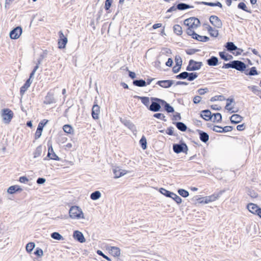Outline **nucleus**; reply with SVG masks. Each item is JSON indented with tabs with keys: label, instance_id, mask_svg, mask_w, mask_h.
Instances as JSON below:
<instances>
[{
	"label": "nucleus",
	"instance_id": "1",
	"mask_svg": "<svg viewBox=\"0 0 261 261\" xmlns=\"http://www.w3.org/2000/svg\"><path fill=\"white\" fill-rule=\"evenodd\" d=\"M150 100L151 103L148 107V110L154 112L160 111L161 109V106H162L163 99L151 97Z\"/></svg>",
	"mask_w": 261,
	"mask_h": 261
},
{
	"label": "nucleus",
	"instance_id": "2",
	"mask_svg": "<svg viewBox=\"0 0 261 261\" xmlns=\"http://www.w3.org/2000/svg\"><path fill=\"white\" fill-rule=\"evenodd\" d=\"M224 190H222L218 193H214L211 196L200 198L198 199L199 202L200 203L206 204L211 202L214 201L219 197H220V196L224 193Z\"/></svg>",
	"mask_w": 261,
	"mask_h": 261
},
{
	"label": "nucleus",
	"instance_id": "3",
	"mask_svg": "<svg viewBox=\"0 0 261 261\" xmlns=\"http://www.w3.org/2000/svg\"><path fill=\"white\" fill-rule=\"evenodd\" d=\"M70 218L72 219H77L84 218L83 213L81 208L77 206H72L69 211Z\"/></svg>",
	"mask_w": 261,
	"mask_h": 261
},
{
	"label": "nucleus",
	"instance_id": "4",
	"mask_svg": "<svg viewBox=\"0 0 261 261\" xmlns=\"http://www.w3.org/2000/svg\"><path fill=\"white\" fill-rule=\"evenodd\" d=\"M184 24L190 27V28L197 29L200 26V22L198 18L192 17L186 19L184 21Z\"/></svg>",
	"mask_w": 261,
	"mask_h": 261
},
{
	"label": "nucleus",
	"instance_id": "5",
	"mask_svg": "<svg viewBox=\"0 0 261 261\" xmlns=\"http://www.w3.org/2000/svg\"><path fill=\"white\" fill-rule=\"evenodd\" d=\"M14 115L13 111L9 109H4L2 110V117L4 122L6 124H9Z\"/></svg>",
	"mask_w": 261,
	"mask_h": 261
},
{
	"label": "nucleus",
	"instance_id": "6",
	"mask_svg": "<svg viewBox=\"0 0 261 261\" xmlns=\"http://www.w3.org/2000/svg\"><path fill=\"white\" fill-rule=\"evenodd\" d=\"M202 65L201 62H197L193 60H190L186 68V70L189 71L198 70L201 68Z\"/></svg>",
	"mask_w": 261,
	"mask_h": 261
},
{
	"label": "nucleus",
	"instance_id": "7",
	"mask_svg": "<svg viewBox=\"0 0 261 261\" xmlns=\"http://www.w3.org/2000/svg\"><path fill=\"white\" fill-rule=\"evenodd\" d=\"M188 149L187 145L184 142L179 144H174L173 145V150L176 153H179L181 152H186Z\"/></svg>",
	"mask_w": 261,
	"mask_h": 261
},
{
	"label": "nucleus",
	"instance_id": "8",
	"mask_svg": "<svg viewBox=\"0 0 261 261\" xmlns=\"http://www.w3.org/2000/svg\"><path fill=\"white\" fill-rule=\"evenodd\" d=\"M209 20L211 23L215 28L221 29L222 27V21L217 16L211 15L209 18Z\"/></svg>",
	"mask_w": 261,
	"mask_h": 261
},
{
	"label": "nucleus",
	"instance_id": "9",
	"mask_svg": "<svg viewBox=\"0 0 261 261\" xmlns=\"http://www.w3.org/2000/svg\"><path fill=\"white\" fill-rule=\"evenodd\" d=\"M246 67V64L243 62L239 60L233 61V69H235L241 72H245Z\"/></svg>",
	"mask_w": 261,
	"mask_h": 261
},
{
	"label": "nucleus",
	"instance_id": "10",
	"mask_svg": "<svg viewBox=\"0 0 261 261\" xmlns=\"http://www.w3.org/2000/svg\"><path fill=\"white\" fill-rule=\"evenodd\" d=\"M22 28L21 27H17L13 29L10 33V37L12 39H18L22 34Z\"/></svg>",
	"mask_w": 261,
	"mask_h": 261
},
{
	"label": "nucleus",
	"instance_id": "11",
	"mask_svg": "<svg viewBox=\"0 0 261 261\" xmlns=\"http://www.w3.org/2000/svg\"><path fill=\"white\" fill-rule=\"evenodd\" d=\"M60 39L58 40V46L60 49L64 48L67 43V38L65 37L62 32L60 31L59 32Z\"/></svg>",
	"mask_w": 261,
	"mask_h": 261
},
{
	"label": "nucleus",
	"instance_id": "12",
	"mask_svg": "<svg viewBox=\"0 0 261 261\" xmlns=\"http://www.w3.org/2000/svg\"><path fill=\"white\" fill-rule=\"evenodd\" d=\"M56 100L54 98V94L51 91H49L46 96L44 98L43 103L46 105H50L51 103H55Z\"/></svg>",
	"mask_w": 261,
	"mask_h": 261
},
{
	"label": "nucleus",
	"instance_id": "13",
	"mask_svg": "<svg viewBox=\"0 0 261 261\" xmlns=\"http://www.w3.org/2000/svg\"><path fill=\"white\" fill-rule=\"evenodd\" d=\"M213 130L217 133H226L230 132L233 129V126H226L222 127L219 126H214L212 128Z\"/></svg>",
	"mask_w": 261,
	"mask_h": 261
},
{
	"label": "nucleus",
	"instance_id": "14",
	"mask_svg": "<svg viewBox=\"0 0 261 261\" xmlns=\"http://www.w3.org/2000/svg\"><path fill=\"white\" fill-rule=\"evenodd\" d=\"M47 158L55 161H60V158L55 153L51 145L48 147L47 155L44 158V160H47Z\"/></svg>",
	"mask_w": 261,
	"mask_h": 261
},
{
	"label": "nucleus",
	"instance_id": "15",
	"mask_svg": "<svg viewBox=\"0 0 261 261\" xmlns=\"http://www.w3.org/2000/svg\"><path fill=\"white\" fill-rule=\"evenodd\" d=\"M100 113V107L94 101V104L92 109V116L94 119H98L99 118V114Z\"/></svg>",
	"mask_w": 261,
	"mask_h": 261
},
{
	"label": "nucleus",
	"instance_id": "16",
	"mask_svg": "<svg viewBox=\"0 0 261 261\" xmlns=\"http://www.w3.org/2000/svg\"><path fill=\"white\" fill-rule=\"evenodd\" d=\"M174 81L170 80L159 81L156 84L164 88L170 87L173 84Z\"/></svg>",
	"mask_w": 261,
	"mask_h": 261
},
{
	"label": "nucleus",
	"instance_id": "17",
	"mask_svg": "<svg viewBox=\"0 0 261 261\" xmlns=\"http://www.w3.org/2000/svg\"><path fill=\"white\" fill-rule=\"evenodd\" d=\"M247 208L250 212L255 215L257 214L258 211L261 210V208L259 207L257 204L253 203L248 204Z\"/></svg>",
	"mask_w": 261,
	"mask_h": 261
},
{
	"label": "nucleus",
	"instance_id": "18",
	"mask_svg": "<svg viewBox=\"0 0 261 261\" xmlns=\"http://www.w3.org/2000/svg\"><path fill=\"white\" fill-rule=\"evenodd\" d=\"M73 237L75 240L80 243H84L86 241L83 234L79 230H75L73 232Z\"/></svg>",
	"mask_w": 261,
	"mask_h": 261
},
{
	"label": "nucleus",
	"instance_id": "19",
	"mask_svg": "<svg viewBox=\"0 0 261 261\" xmlns=\"http://www.w3.org/2000/svg\"><path fill=\"white\" fill-rule=\"evenodd\" d=\"M31 79L32 78H30V76L29 79L27 80L24 84L20 88V94L21 96L24 94L27 89L30 87V85L32 82Z\"/></svg>",
	"mask_w": 261,
	"mask_h": 261
},
{
	"label": "nucleus",
	"instance_id": "20",
	"mask_svg": "<svg viewBox=\"0 0 261 261\" xmlns=\"http://www.w3.org/2000/svg\"><path fill=\"white\" fill-rule=\"evenodd\" d=\"M200 116L206 121L210 120L212 118L211 112L208 110L202 111L201 112Z\"/></svg>",
	"mask_w": 261,
	"mask_h": 261
},
{
	"label": "nucleus",
	"instance_id": "21",
	"mask_svg": "<svg viewBox=\"0 0 261 261\" xmlns=\"http://www.w3.org/2000/svg\"><path fill=\"white\" fill-rule=\"evenodd\" d=\"M227 50L229 52H232L233 51L239 50H242L241 49L238 48V47L232 42H228L225 45Z\"/></svg>",
	"mask_w": 261,
	"mask_h": 261
},
{
	"label": "nucleus",
	"instance_id": "22",
	"mask_svg": "<svg viewBox=\"0 0 261 261\" xmlns=\"http://www.w3.org/2000/svg\"><path fill=\"white\" fill-rule=\"evenodd\" d=\"M243 119V117L239 114H233L230 117V122L233 124H238L241 122Z\"/></svg>",
	"mask_w": 261,
	"mask_h": 261
},
{
	"label": "nucleus",
	"instance_id": "23",
	"mask_svg": "<svg viewBox=\"0 0 261 261\" xmlns=\"http://www.w3.org/2000/svg\"><path fill=\"white\" fill-rule=\"evenodd\" d=\"M197 131L199 134L200 140L204 143H206L208 141L209 135L201 130L198 129Z\"/></svg>",
	"mask_w": 261,
	"mask_h": 261
},
{
	"label": "nucleus",
	"instance_id": "24",
	"mask_svg": "<svg viewBox=\"0 0 261 261\" xmlns=\"http://www.w3.org/2000/svg\"><path fill=\"white\" fill-rule=\"evenodd\" d=\"M113 173L115 175L114 177L117 178L125 175L126 173V172L124 170H122L119 168L117 167L113 169Z\"/></svg>",
	"mask_w": 261,
	"mask_h": 261
},
{
	"label": "nucleus",
	"instance_id": "25",
	"mask_svg": "<svg viewBox=\"0 0 261 261\" xmlns=\"http://www.w3.org/2000/svg\"><path fill=\"white\" fill-rule=\"evenodd\" d=\"M204 25H206V24H204ZM206 29L212 37H217L218 36L219 31L217 30L212 28L208 24H207Z\"/></svg>",
	"mask_w": 261,
	"mask_h": 261
},
{
	"label": "nucleus",
	"instance_id": "26",
	"mask_svg": "<svg viewBox=\"0 0 261 261\" xmlns=\"http://www.w3.org/2000/svg\"><path fill=\"white\" fill-rule=\"evenodd\" d=\"M206 63L210 66H215L218 64V58L215 56H212L206 60Z\"/></svg>",
	"mask_w": 261,
	"mask_h": 261
},
{
	"label": "nucleus",
	"instance_id": "27",
	"mask_svg": "<svg viewBox=\"0 0 261 261\" xmlns=\"http://www.w3.org/2000/svg\"><path fill=\"white\" fill-rule=\"evenodd\" d=\"M121 122L132 131L136 130L135 125L129 120L126 119H121Z\"/></svg>",
	"mask_w": 261,
	"mask_h": 261
},
{
	"label": "nucleus",
	"instance_id": "28",
	"mask_svg": "<svg viewBox=\"0 0 261 261\" xmlns=\"http://www.w3.org/2000/svg\"><path fill=\"white\" fill-rule=\"evenodd\" d=\"M109 251L114 256L118 257L120 255V250L118 247L111 246Z\"/></svg>",
	"mask_w": 261,
	"mask_h": 261
},
{
	"label": "nucleus",
	"instance_id": "29",
	"mask_svg": "<svg viewBox=\"0 0 261 261\" xmlns=\"http://www.w3.org/2000/svg\"><path fill=\"white\" fill-rule=\"evenodd\" d=\"M162 106L164 107L165 110L168 113H173L174 112V108L164 100L162 101Z\"/></svg>",
	"mask_w": 261,
	"mask_h": 261
},
{
	"label": "nucleus",
	"instance_id": "30",
	"mask_svg": "<svg viewBox=\"0 0 261 261\" xmlns=\"http://www.w3.org/2000/svg\"><path fill=\"white\" fill-rule=\"evenodd\" d=\"M233 102H234V99L233 98L227 99V103H226V105L225 107V108L226 110H227L228 111H229L231 113H236L238 111V110H236V111L233 110L232 108L229 107L230 105H231V103Z\"/></svg>",
	"mask_w": 261,
	"mask_h": 261
},
{
	"label": "nucleus",
	"instance_id": "31",
	"mask_svg": "<svg viewBox=\"0 0 261 261\" xmlns=\"http://www.w3.org/2000/svg\"><path fill=\"white\" fill-rule=\"evenodd\" d=\"M198 4H202V5H204L208 6H211V7L217 6V7H220L221 8H222V5L219 2H217L216 3L201 2L198 3Z\"/></svg>",
	"mask_w": 261,
	"mask_h": 261
},
{
	"label": "nucleus",
	"instance_id": "32",
	"mask_svg": "<svg viewBox=\"0 0 261 261\" xmlns=\"http://www.w3.org/2000/svg\"><path fill=\"white\" fill-rule=\"evenodd\" d=\"M134 97L141 99V102L148 109V107L150 106L149 98L148 97L135 96Z\"/></svg>",
	"mask_w": 261,
	"mask_h": 261
},
{
	"label": "nucleus",
	"instance_id": "33",
	"mask_svg": "<svg viewBox=\"0 0 261 261\" xmlns=\"http://www.w3.org/2000/svg\"><path fill=\"white\" fill-rule=\"evenodd\" d=\"M173 124L181 132H185L187 129L186 125L182 122H173Z\"/></svg>",
	"mask_w": 261,
	"mask_h": 261
},
{
	"label": "nucleus",
	"instance_id": "34",
	"mask_svg": "<svg viewBox=\"0 0 261 261\" xmlns=\"http://www.w3.org/2000/svg\"><path fill=\"white\" fill-rule=\"evenodd\" d=\"M192 8H193V6L182 3H179L176 5V8H178V10L180 11Z\"/></svg>",
	"mask_w": 261,
	"mask_h": 261
},
{
	"label": "nucleus",
	"instance_id": "35",
	"mask_svg": "<svg viewBox=\"0 0 261 261\" xmlns=\"http://www.w3.org/2000/svg\"><path fill=\"white\" fill-rule=\"evenodd\" d=\"M133 83L134 85L139 87H143L146 86V82L142 79L134 80Z\"/></svg>",
	"mask_w": 261,
	"mask_h": 261
},
{
	"label": "nucleus",
	"instance_id": "36",
	"mask_svg": "<svg viewBox=\"0 0 261 261\" xmlns=\"http://www.w3.org/2000/svg\"><path fill=\"white\" fill-rule=\"evenodd\" d=\"M22 189L17 185H14L10 187L7 190V192L9 194H13L17 191H21Z\"/></svg>",
	"mask_w": 261,
	"mask_h": 261
},
{
	"label": "nucleus",
	"instance_id": "37",
	"mask_svg": "<svg viewBox=\"0 0 261 261\" xmlns=\"http://www.w3.org/2000/svg\"><path fill=\"white\" fill-rule=\"evenodd\" d=\"M219 55L222 59L226 61H228L233 58L231 55H228L224 51L219 52Z\"/></svg>",
	"mask_w": 261,
	"mask_h": 261
},
{
	"label": "nucleus",
	"instance_id": "38",
	"mask_svg": "<svg viewBox=\"0 0 261 261\" xmlns=\"http://www.w3.org/2000/svg\"><path fill=\"white\" fill-rule=\"evenodd\" d=\"M238 8L249 13H252L251 10L250 9H248L246 5L244 2L240 3L238 5Z\"/></svg>",
	"mask_w": 261,
	"mask_h": 261
},
{
	"label": "nucleus",
	"instance_id": "39",
	"mask_svg": "<svg viewBox=\"0 0 261 261\" xmlns=\"http://www.w3.org/2000/svg\"><path fill=\"white\" fill-rule=\"evenodd\" d=\"M244 73L246 75H255L258 74L257 71L255 67H251L249 72H248V70L245 69Z\"/></svg>",
	"mask_w": 261,
	"mask_h": 261
},
{
	"label": "nucleus",
	"instance_id": "40",
	"mask_svg": "<svg viewBox=\"0 0 261 261\" xmlns=\"http://www.w3.org/2000/svg\"><path fill=\"white\" fill-rule=\"evenodd\" d=\"M174 32L177 35H181L182 33V28L180 25L175 24L173 27Z\"/></svg>",
	"mask_w": 261,
	"mask_h": 261
},
{
	"label": "nucleus",
	"instance_id": "41",
	"mask_svg": "<svg viewBox=\"0 0 261 261\" xmlns=\"http://www.w3.org/2000/svg\"><path fill=\"white\" fill-rule=\"evenodd\" d=\"M101 196V193L99 191H95L92 193L90 195V198L93 200H96L99 199Z\"/></svg>",
	"mask_w": 261,
	"mask_h": 261
},
{
	"label": "nucleus",
	"instance_id": "42",
	"mask_svg": "<svg viewBox=\"0 0 261 261\" xmlns=\"http://www.w3.org/2000/svg\"><path fill=\"white\" fill-rule=\"evenodd\" d=\"M160 192L163 195L166 196L167 197H170V198H171V197H172V195L173 193V192L168 191L166 189H164L163 188H160Z\"/></svg>",
	"mask_w": 261,
	"mask_h": 261
},
{
	"label": "nucleus",
	"instance_id": "43",
	"mask_svg": "<svg viewBox=\"0 0 261 261\" xmlns=\"http://www.w3.org/2000/svg\"><path fill=\"white\" fill-rule=\"evenodd\" d=\"M63 129L64 131L67 134H73V129L72 127L69 124H65L63 126Z\"/></svg>",
	"mask_w": 261,
	"mask_h": 261
},
{
	"label": "nucleus",
	"instance_id": "44",
	"mask_svg": "<svg viewBox=\"0 0 261 261\" xmlns=\"http://www.w3.org/2000/svg\"><path fill=\"white\" fill-rule=\"evenodd\" d=\"M139 143L143 149L147 148V140L144 136H143L139 141Z\"/></svg>",
	"mask_w": 261,
	"mask_h": 261
},
{
	"label": "nucleus",
	"instance_id": "45",
	"mask_svg": "<svg viewBox=\"0 0 261 261\" xmlns=\"http://www.w3.org/2000/svg\"><path fill=\"white\" fill-rule=\"evenodd\" d=\"M42 153V146L41 145L38 146L35 149L33 153L34 158H36L41 155Z\"/></svg>",
	"mask_w": 261,
	"mask_h": 261
},
{
	"label": "nucleus",
	"instance_id": "46",
	"mask_svg": "<svg viewBox=\"0 0 261 261\" xmlns=\"http://www.w3.org/2000/svg\"><path fill=\"white\" fill-rule=\"evenodd\" d=\"M248 88L250 89L254 93L256 94L258 96H260L261 95V91L258 89V87L256 86H252L248 87Z\"/></svg>",
	"mask_w": 261,
	"mask_h": 261
},
{
	"label": "nucleus",
	"instance_id": "47",
	"mask_svg": "<svg viewBox=\"0 0 261 261\" xmlns=\"http://www.w3.org/2000/svg\"><path fill=\"white\" fill-rule=\"evenodd\" d=\"M189 72H188L187 71H184L182 72H181L179 74L176 75V78L177 79H180V80H184V79H187L188 76L189 75Z\"/></svg>",
	"mask_w": 261,
	"mask_h": 261
},
{
	"label": "nucleus",
	"instance_id": "48",
	"mask_svg": "<svg viewBox=\"0 0 261 261\" xmlns=\"http://www.w3.org/2000/svg\"><path fill=\"white\" fill-rule=\"evenodd\" d=\"M51 237L56 240H63V237L59 233L57 232H53L51 234Z\"/></svg>",
	"mask_w": 261,
	"mask_h": 261
},
{
	"label": "nucleus",
	"instance_id": "49",
	"mask_svg": "<svg viewBox=\"0 0 261 261\" xmlns=\"http://www.w3.org/2000/svg\"><path fill=\"white\" fill-rule=\"evenodd\" d=\"M198 76V74L196 72H189V75L188 76L187 80L189 81H193L196 79Z\"/></svg>",
	"mask_w": 261,
	"mask_h": 261
},
{
	"label": "nucleus",
	"instance_id": "50",
	"mask_svg": "<svg viewBox=\"0 0 261 261\" xmlns=\"http://www.w3.org/2000/svg\"><path fill=\"white\" fill-rule=\"evenodd\" d=\"M171 198L173 199L177 204H180L182 202L181 198L175 193H173Z\"/></svg>",
	"mask_w": 261,
	"mask_h": 261
},
{
	"label": "nucleus",
	"instance_id": "51",
	"mask_svg": "<svg viewBox=\"0 0 261 261\" xmlns=\"http://www.w3.org/2000/svg\"><path fill=\"white\" fill-rule=\"evenodd\" d=\"M35 247V244L33 242H30L26 245V250L28 252H31Z\"/></svg>",
	"mask_w": 261,
	"mask_h": 261
},
{
	"label": "nucleus",
	"instance_id": "52",
	"mask_svg": "<svg viewBox=\"0 0 261 261\" xmlns=\"http://www.w3.org/2000/svg\"><path fill=\"white\" fill-rule=\"evenodd\" d=\"M178 193L180 196L185 198L187 197L189 195L188 191L182 189H179Z\"/></svg>",
	"mask_w": 261,
	"mask_h": 261
},
{
	"label": "nucleus",
	"instance_id": "53",
	"mask_svg": "<svg viewBox=\"0 0 261 261\" xmlns=\"http://www.w3.org/2000/svg\"><path fill=\"white\" fill-rule=\"evenodd\" d=\"M222 121V115L219 113H217L214 114L213 121L217 122H220Z\"/></svg>",
	"mask_w": 261,
	"mask_h": 261
},
{
	"label": "nucleus",
	"instance_id": "54",
	"mask_svg": "<svg viewBox=\"0 0 261 261\" xmlns=\"http://www.w3.org/2000/svg\"><path fill=\"white\" fill-rule=\"evenodd\" d=\"M175 62L176 63L175 65L177 66L181 67L182 65V59L179 56H176L175 58Z\"/></svg>",
	"mask_w": 261,
	"mask_h": 261
},
{
	"label": "nucleus",
	"instance_id": "55",
	"mask_svg": "<svg viewBox=\"0 0 261 261\" xmlns=\"http://www.w3.org/2000/svg\"><path fill=\"white\" fill-rule=\"evenodd\" d=\"M209 90L207 88H200L199 89L197 92L200 95H203L205 94V93L208 92Z\"/></svg>",
	"mask_w": 261,
	"mask_h": 261
},
{
	"label": "nucleus",
	"instance_id": "56",
	"mask_svg": "<svg viewBox=\"0 0 261 261\" xmlns=\"http://www.w3.org/2000/svg\"><path fill=\"white\" fill-rule=\"evenodd\" d=\"M197 40L201 42H207L210 40V38L206 36H201L199 35L198 36Z\"/></svg>",
	"mask_w": 261,
	"mask_h": 261
},
{
	"label": "nucleus",
	"instance_id": "57",
	"mask_svg": "<svg viewBox=\"0 0 261 261\" xmlns=\"http://www.w3.org/2000/svg\"><path fill=\"white\" fill-rule=\"evenodd\" d=\"M112 2L113 0H106L105 3V9L106 10L108 11L110 9L112 5Z\"/></svg>",
	"mask_w": 261,
	"mask_h": 261
},
{
	"label": "nucleus",
	"instance_id": "58",
	"mask_svg": "<svg viewBox=\"0 0 261 261\" xmlns=\"http://www.w3.org/2000/svg\"><path fill=\"white\" fill-rule=\"evenodd\" d=\"M198 51L199 49L195 48H190L186 50V53L189 55H193Z\"/></svg>",
	"mask_w": 261,
	"mask_h": 261
},
{
	"label": "nucleus",
	"instance_id": "59",
	"mask_svg": "<svg viewBox=\"0 0 261 261\" xmlns=\"http://www.w3.org/2000/svg\"><path fill=\"white\" fill-rule=\"evenodd\" d=\"M34 254L39 257H41L43 255V252L41 249L39 248H37L35 251L34 252Z\"/></svg>",
	"mask_w": 261,
	"mask_h": 261
},
{
	"label": "nucleus",
	"instance_id": "60",
	"mask_svg": "<svg viewBox=\"0 0 261 261\" xmlns=\"http://www.w3.org/2000/svg\"><path fill=\"white\" fill-rule=\"evenodd\" d=\"M233 68V61H231L228 63H224L223 66H222V68Z\"/></svg>",
	"mask_w": 261,
	"mask_h": 261
},
{
	"label": "nucleus",
	"instance_id": "61",
	"mask_svg": "<svg viewBox=\"0 0 261 261\" xmlns=\"http://www.w3.org/2000/svg\"><path fill=\"white\" fill-rule=\"evenodd\" d=\"M194 28H190V27H188V29L186 30L187 34L189 36H192L193 34L195 33V31H194Z\"/></svg>",
	"mask_w": 261,
	"mask_h": 261
},
{
	"label": "nucleus",
	"instance_id": "62",
	"mask_svg": "<svg viewBox=\"0 0 261 261\" xmlns=\"http://www.w3.org/2000/svg\"><path fill=\"white\" fill-rule=\"evenodd\" d=\"M201 99H202L201 97H200V96L197 95V96H195L193 98V101L195 104H197L200 102Z\"/></svg>",
	"mask_w": 261,
	"mask_h": 261
},
{
	"label": "nucleus",
	"instance_id": "63",
	"mask_svg": "<svg viewBox=\"0 0 261 261\" xmlns=\"http://www.w3.org/2000/svg\"><path fill=\"white\" fill-rule=\"evenodd\" d=\"M223 98V96L222 95L215 96L213 97L211 99V101H216L217 100H222Z\"/></svg>",
	"mask_w": 261,
	"mask_h": 261
},
{
	"label": "nucleus",
	"instance_id": "64",
	"mask_svg": "<svg viewBox=\"0 0 261 261\" xmlns=\"http://www.w3.org/2000/svg\"><path fill=\"white\" fill-rule=\"evenodd\" d=\"M180 119L181 116L179 113H176L175 114L173 115L172 118L173 120H180Z\"/></svg>",
	"mask_w": 261,
	"mask_h": 261
}]
</instances>
